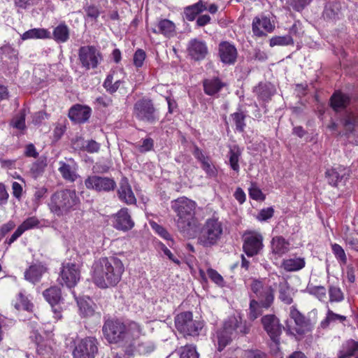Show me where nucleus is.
I'll use <instances>...</instances> for the list:
<instances>
[{
    "mask_svg": "<svg viewBox=\"0 0 358 358\" xmlns=\"http://www.w3.org/2000/svg\"><path fill=\"white\" fill-rule=\"evenodd\" d=\"M97 340L94 337H86L76 345L73 355L74 358H94L98 352Z\"/></svg>",
    "mask_w": 358,
    "mask_h": 358,
    "instance_id": "obj_12",
    "label": "nucleus"
},
{
    "mask_svg": "<svg viewBox=\"0 0 358 358\" xmlns=\"http://www.w3.org/2000/svg\"><path fill=\"white\" fill-rule=\"evenodd\" d=\"M340 11V4L337 2L328 3L325 6L323 11V16L324 18L329 20L335 19Z\"/></svg>",
    "mask_w": 358,
    "mask_h": 358,
    "instance_id": "obj_39",
    "label": "nucleus"
},
{
    "mask_svg": "<svg viewBox=\"0 0 358 358\" xmlns=\"http://www.w3.org/2000/svg\"><path fill=\"white\" fill-rule=\"evenodd\" d=\"M91 109L86 106L77 104L73 106L69 112V118L77 123H83L90 117Z\"/></svg>",
    "mask_w": 358,
    "mask_h": 358,
    "instance_id": "obj_23",
    "label": "nucleus"
},
{
    "mask_svg": "<svg viewBox=\"0 0 358 358\" xmlns=\"http://www.w3.org/2000/svg\"><path fill=\"white\" fill-rule=\"evenodd\" d=\"M50 38V33L43 28H34L25 31L21 38L24 41L28 39H44Z\"/></svg>",
    "mask_w": 358,
    "mask_h": 358,
    "instance_id": "obj_33",
    "label": "nucleus"
},
{
    "mask_svg": "<svg viewBox=\"0 0 358 358\" xmlns=\"http://www.w3.org/2000/svg\"><path fill=\"white\" fill-rule=\"evenodd\" d=\"M87 189L97 192H109L116 187V182L113 178L99 176H89L85 181Z\"/></svg>",
    "mask_w": 358,
    "mask_h": 358,
    "instance_id": "obj_16",
    "label": "nucleus"
},
{
    "mask_svg": "<svg viewBox=\"0 0 358 358\" xmlns=\"http://www.w3.org/2000/svg\"><path fill=\"white\" fill-rule=\"evenodd\" d=\"M273 213L274 210L271 207L264 208L260 210L257 217L260 221H266L273 217Z\"/></svg>",
    "mask_w": 358,
    "mask_h": 358,
    "instance_id": "obj_58",
    "label": "nucleus"
},
{
    "mask_svg": "<svg viewBox=\"0 0 358 358\" xmlns=\"http://www.w3.org/2000/svg\"><path fill=\"white\" fill-rule=\"evenodd\" d=\"M96 101L103 107H108L112 105L113 100L110 97L107 96H101L96 98Z\"/></svg>",
    "mask_w": 358,
    "mask_h": 358,
    "instance_id": "obj_62",
    "label": "nucleus"
},
{
    "mask_svg": "<svg viewBox=\"0 0 358 358\" xmlns=\"http://www.w3.org/2000/svg\"><path fill=\"white\" fill-rule=\"evenodd\" d=\"M275 29V24L270 18L264 14H260L253 18L252 23V33L255 36H266Z\"/></svg>",
    "mask_w": 358,
    "mask_h": 358,
    "instance_id": "obj_17",
    "label": "nucleus"
},
{
    "mask_svg": "<svg viewBox=\"0 0 358 358\" xmlns=\"http://www.w3.org/2000/svg\"><path fill=\"white\" fill-rule=\"evenodd\" d=\"M262 236L255 231L245 233L243 236V248L248 257H253L259 253L263 247Z\"/></svg>",
    "mask_w": 358,
    "mask_h": 358,
    "instance_id": "obj_15",
    "label": "nucleus"
},
{
    "mask_svg": "<svg viewBox=\"0 0 358 358\" xmlns=\"http://www.w3.org/2000/svg\"><path fill=\"white\" fill-rule=\"evenodd\" d=\"M154 141L150 138H147L143 140L142 144L136 146L140 152H145L151 150L153 148Z\"/></svg>",
    "mask_w": 358,
    "mask_h": 358,
    "instance_id": "obj_53",
    "label": "nucleus"
},
{
    "mask_svg": "<svg viewBox=\"0 0 358 358\" xmlns=\"http://www.w3.org/2000/svg\"><path fill=\"white\" fill-rule=\"evenodd\" d=\"M80 199L75 190L62 189L55 192L48 203L50 211L57 216H63L75 210Z\"/></svg>",
    "mask_w": 358,
    "mask_h": 358,
    "instance_id": "obj_5",
    "label": "nucleus"
},
{
    "mask_svg": "<svg viewBox=\"0 0 358 358\" xmlns=\"http://www.w3.org/2000/svg\"><path fill=\"white\" fill-rule=\"evenodd\" d=\"M207 274L208 278L217 285L222 287L224 284L222 276L217 273V271L213 268H208L207 270Z\"/></svg>",
    "mask_w": 358,
    "mask_h": 358,
    "instance_id": "obj_49",
    "label": "nucleus"
},
{
    "mask_svg": "<svg viewBox=\"0 0 358 358\" xmlns=\"http://www.w3.org/2000/svg\"><path fill=\"white\" fill-rule=\"evenodd\" d=\"M358 351V342L350 340L347 341L340 351L338 358H350Z\"/></svg>",
    "mask_w": 358,
    "mask_h": 358,
    "instance_id": "obj_35",
    "label": "nucleus"
},
{
    "mask_svg": "<svg viewBox=\"0 0 358 358\" xmlns=\"http://www.w3.org/2000/svg\"><path fill=\"white\" fill-rule=\"evenodd\" d=\"M124 267L117 257H104L95 262L92 266L94 283L101 289L115 287L121 280Z\"/></svg>",
    "mask_w": 358,
    "mask_h": 358,
    "instance_id": "obj_1",
    "label": "nucleus"
},
{
    "mask_svg": "<svg viewBox=\"0 0 358 358\" xmlns=\"http://www.w3.org/2000/svg\"><path fill=\"white\" fill-rule=\"evenodd\" d=\"M224 84L219 78L206 79L203 81L204 92L208 95H214L217 93Z\"/></svg>",
    "mask_w": 358,
    "mask_h": 358,
    "instance_id": "obj_30",
    "label": "nucleus"
},
{
    "mask_svg": "<svg viewBox=\"0 0 358 358\" xmlns=\"http://www.w3.org/2000/svg\"><path fill=\"white\" fill-rule=\"evenodd\" d=\"M279 299L286 304H291L293 301L289 287L286 282L280 284Z\"/></svg>",
    "mask_w": 358,
    "mask_h": 358,
    "instance_id": "obj_40",
    "label": "nucleus"
},
{
    "mask_svg": "<svg viewBox=\"0 0 358 358\" xmlns=\"http://www.w3.org/2000/svg\"><path fill=\"white\" fill-rule=\"evenodd\" d=\"M105 338L110 343H129L142 334L141 325L134 321L122 322L118 320H108L102 327Z\"/></svg>",
    "mask_w": 358,
    "mask_h": 358,
    "instance_id": "obj_2",
    "label": "nucleus"
},
{
    "mask_svg": "<svg viewBox=\"0 0 358 358\" xmlns=\"http://www.w3.org/2000/svg\"><path fill=\"white\" fill-rule=\"evenodd\" d=\"M332 250L336 257L340 259L343 263L345 264L347 261L344 250L338 244L332 245Z\"/></svg>",
    "mask_w": 358,
    "mask_h": 358,
    "instance_id": "obj_57",
    "label": "nucleus"
},
{
    "mask_svg": "<svg viewBox=\"0 0 358 358\" xmlns=\"http://www.w3.org/2000/svg\"><path fill=\"white\" fill-rule=\"evenodd\" d=\"M294 41L290 35L273 36L270 39L269 43L271 47H274L275 45L285 46L292 45Z\"/></svg>",
    "mask_w": 358,
    "mask_h": 358,
    "instance_id": "obj_41",
    "label": "nucleus"
},
{
    "mask_svg": "<svg viewBox=\"0 0 358 358\" xmlns=\"http://www.w3.org/2000/svg\"><path fill=\"white\" fill-rule=\"evenodd\" d=\"M329 300L331 302H339L341 301L344 298L343 293L342 292L341 289L336 286H331L329 287Z\"/></svg>",
    "mask_w": 358,
    "mask_h": 358,
    "instance_id": "obj_45",
    "label": "nucleus"
},
{
    "mask_svg": "<svg viewBox=\"0 0 358 358\" xmlns=\"http://www.w3.org/2000/svg\"><path fill=\"white\" fill-rule=\"evenodd\" d=\"M310 2V0H289V3L296 11L302 10Z\"/></svg>",
    "mask_w": 358,
    "mask_h": 358,
    "instance_id": "obj_55",
    "label": "nucleus"
},
{
    "mask_svg": "<svg viewBox=\"0 0 358 358\" xmlns=\"http://www.w3.org/2000/svg\"><path fill=\"white\" fill-rule=\"evenodd\" d=\"M251 290L259 300L252 299L250 303L248 317L251 320L257 319L262 313V308H268L274 300V290L268 285L254 280L250 285Z\"/></svg>",
    "mask_w": 358,
    "mask_h": 358,
    "instance_id": "obj_4",
    "label": "nucleus"
},
{
    "mask_svg": "<svg viewBox=\"0 0 358 358\" xmlns=\"http://www.w3.org/2000/svg\"><path fill=\"white\" fill-rule=\"evenodd\" d=\"M187 52L195 61L203 59L208 54V48L204 41L194 38L189 41L187 45Z\"/></svg>",
    "mask_w": 358,
    "mask_h": 358,
    "instance_id": "obj_18",
    "label": "nucleus"
},
{
    "mask_svg": "<svg viewBox=\"0 0 358 358\" xmlns=\"http://www.w3.org/2000/svg\"><path fill=\"white\" fill-rule=\"evenodd\" d=\"M58 171L65 180L73 182L78 178L79 176L77 173L78 166L73 159H69L67 162L60 161Z\"/></svg>",
    "mask_w": 358,
    "mask_h": 358,
    "instance_id": "obj_19",
    "label": "nucleus"
},
{
    "mask_svg": "<svg viewBox=\"0 0 358 358\" xmlns=\"http://www.w3.org/2000/svg\"><path fill=\"white\" fill-rule=\"evenodd\" d=\"M241 155V151L238 146H234L230 148L229 152V164L231 168L236 172H238L240 169L238 161Z\"/></svg>",
    "mask_w": 358,
    "mask_h": 358,
    "instance_id": "obj_38",
    "label": "nucleus"
},
{
    "mask_svg": "<svg viewBox=\"0 0 358 358\" xmlns=\"http://www.w3.org/2000/svg\"><path fill=\"white\" fill-rule=\"evenodd\" d=\"M250 327L243 323L241 317H230L224 324L223 328L217 333L218 350H222L238 334L245 335Z\"/></svg>",
    "mask_w": 358,
    "mask_h": 358,
    "instance_id": "obj_6",
    "label": "nucleus"
},
{
    "mask_svg": "<svg viewBox=\"0 0 358 358\" xmlns=\"http://www.w3.org/2000/svg\"><path fill=\"white\" fill-rule=\"evenodd\" d=\"M347 244L353 250L358 252V238L352 236H348L346 237Z\"/></svg>",
    "mask_w": 358,
    "mask_h": 358,
    "instance_id": "obj_63",
    "label": "nucleus"
},
{
    "mask_svg": "<svg viewBox=\"0 0 358 358\" xmlns=\"http://www.w3.org/2000/svg\"><path fill=\"white\" fill-rule=\"evenodd\" d=\"M150 226L152 229L157 234H159L162 238L168 240V241H172L171 235L169 233L166 231V229H164L162 226L158 224L157 223L155 222H150Z\"/></svg>",
    "mask_w": 358,
    "mask_h": 358,
    "instance_id": "obj_47",
    "label": "nucleus"
},
{
    "mask_svg": "<svg viewBox=\"0 0 358 358\" xmlns=\"http://www.w3.org/2000/svg\"><path fill=\"white\" fill-rule=\"evenodd\" d=\"M117 196L122 202L127 205L136 203V199L127 178L121 179L117 189Z\"/></svg>",
    "mask_w": 358,
    "mask_h": 358,
    "instance_id": "obj_21",
    "label": "nucleus"
},
{
    "mask_svg": "<svg viewBox=\"0 0 358 358\" xmlns=\"http://www.w3.org/2000/svg\"><path fill=\"white\" fill-rule=\"evenodd\" d=\"M346 173L347 171L345 168L339 166L336 168H332L327 170L325 176L327 178L328 182L331 185L336 186L345 176Z\"/></svg>",
    "mask_w": 358,
    "mask_h": 358,
    "instance_id": "obj_26",
    "label": "nucleus"
},
{
    "mask_svg": "<svg viewBox=\"0 0 358 358\" xmlns=\"http://www.w3.org/2000/svg\"><path fill=\"white\" fill-rule=\"evenodd\" d=\"M39 224V220L36 217H30L26 219L20 226V229L24 232L37 227Z\"/></svg>",
    "mask_w": 358,
    "mask_h": 358,
    "instance_id": "obj_46",
    "label": "nucleus"
},
{
    "mask_svg": "<svg viewBox=\"0 0 358 358\" xmlns=\"http://www.w3.org/2000/svg\"><path fill=\"white\" fill-rule=\"evenodd\" d=\"M87 16L96 20L99 15V11L96 6H89L85 8Z\"/></svg>",
    "mask_w": 358,
    "mask_h": 358,
    "instance_id": "obj_61",
    "label": "nucleus"
},
{
    "mask_svg": "<svg viewBox=\"0 0 358 358\" xmlns=\"http://www.w3.org/2000/svg\"><path fill=\"white\" fill-rule=\"evenodd\" d=\"M306 265L304 258L294 257L284 259L282 262V267L287 271H297L302 269Z\"/></svg>",
    "mask_w": 358,
    "mask_h": 358,
    "instance_id": "obj_29",
    "label": "nucleus"
},
{
    "mask_svg": "<svg viewBox=\"0 0 358 358\" xmlns=\"http://www.w3.org/2000/svg\"><path fill=\"white\" fill-rule=\"evenodd\" d=\"M249 194L253 199L263 200L264 199V196L262 191L255 185H252L249 189Z\"/></svg>",
    "mask_w": 358,
    "mask_h": 358,
    "instance_id": "obj_59",
    "label": "nucleus"
},
{
    "mask_svg": "<svg viewBox=\"0 0 358 358\" xmlns=\"http://www.w3.org/2000/svg\"><path fill=\"white\" fill-rule=\"evenodd\" d=\"M175 325L177 330L184 337L198 336L203 327L202 322L193 320L192 314L190 312L178 314L175 318Z\"/></svg>",
    "mask_w": 358,
    "mask_h": 358,
    "instance_id": "obj_8",
    "label": "nucleus"
},
{
    "mask_svg": "<svg viewBox=\"0 0 358 358\" xmlns=\"http://www.w3.org/2000/svg\"><path fill=\"white\" fill-rule=\"evenodd\" d=\"M80 310L85 317L92 315L94 313V310L91 306L88 305L87 301L84 300L77 301Z\"/></svg>",
    "mask_w": 358,
    "mask_h": 358,
    "instance_id": "obj_54",
    "label": "nucleus"
},
{
    "mask_svg": "<svg viewBox=\"0 0 358 358\" xmlns=\"http://www.w3.org/2000/svg\"><path fill=\"white\" fill-rule=\"evenodd\" d=\"M232 120L236 125V129L243 131L245 127V115L243 112H236L231 115Z\"/></svg>",
    "mask_w": 358,
    "mask_h": 358,
    "instance_id": "obj_44",
    "label": "nucleus"
},
{
    "mask_svg": "<svg viewBox=\"0 0 358 358\" xmlns=\"http://www.w3.org/2000/svg\"><path fill=\"white\" fill-rule=\"evenodd\" d=\"M113 78L112 75H108L104 83H103V87L110 94H113L120 87L121 81L120 80H116L114 83H113Z\"/></svg>",
    "mask_w": 358,
    "mask_h": 358,
    "instance_id": "obj_43",
    "label": "nucleus"
},
{
    "mask_svg": "<svg viewBox=\"0 0 358 358\" xmlns=\"http://www.w3.org/2000/svg\"><path fill=\"white\" fill-rule=\"evenodd\" d=\"M171 207L177 215L176 224L180 231L187 232L196 225V202L182 196L172 201Z\"/></svg>",
    "mask_w": 358,
    "mask_h": 358,
    "instance_id": "obj_3",
    "label": "nucleus"
},
{
    "mask_svg": "<svg viewBox=\"0 0 358 358\" xmlns=\"http://www.w3.org/2000/svg\"><path fill=\"white\" fill-rule=\"evenodd\" d=\"M46 166L44 161H37L32 164L30 171L34 177L36 178L43 172V170Z\"/></svg>",
    "mask_w": 358,
    "mask_h": 358,
    "instance_id": "obj_51",
    "label": "nucleus"
},
{
    "mask_svg": "<svg viewBox=\"0 0 358 358\" xmlns=\"http://www.w3.org/2000/svg\"><path fill=\"white\" fill-rule=\"evenodd\" d=\"M350 101L348 95L341 92H335L331 98V106L336 111L345 108Z\"/></svg>",
    "mask_w": 358,
    "mask_h": 358,
    "instance_id": "obj_31",
    "label": "nucleus"
},
{
    "mask_svg": "<svg viewBox=\"0 0 358 358\" xmlns=\"http://www.w3.org/2000/svg\"><path fill=\"white\" fill-rule=\"evenodd\" d=\"M159 248L161 250L163 251L164 254L172 262H173L174 263H176V264L179 265L180 262L179 261V259H178L177 258H176L172 254V252L170 251V250H169L167 248V247L164 245L163 243H160L159 245Z\"/></svg>",
    "mask_w": 358,
    "mask_h": 358,
    "instance_id": "obj_60",
    "label": "nucleus"
},
{
    "mask_svg": "<svg viewBox=\"0 0 358 358\" xmlns=\"http://www.w3.org/2000/svg\"><path fill=\"white\" fill-rule=\"evenodd\" d=\"M134 115L140 121L155 124L159 120V116L153 103L150 99H142L134 106Z\"/></svg>",
    "mask_w": 358,
    "mask_h": 358,
    "instance_id": "obj_9",
    "label": "nucleus"
},
{
    "mask_svg": "<svg viewBox=\"0 0 358 358\" xmlns=\"http://www.w3.org/2000/svg\"><path fill=\"white\" fill-rule=\"evenodd\" d=\"M180 358H199V354L194 347L186 345L180 352Z\"/></svg>",
    "mask_w": 358,
    "mask_h": 358,
    "instance_id": "obj_50",
    "label": "nucleus"
},
{
    "mask_svg": "<svg viewBox=\"0 0 358 358\" xmlns=\"http://www.w3.org/2000/svg\"><path fill=\"white\" fill-rule=\"evenodd\" d=\"M261 321L264 330L272 341L271 347L274 350H278L280 343V336L282 333V327L278 318L274 315H266L262 317Z\"/></svg>",
    "mask_w": 358,
    "mask_h": 358,
    "instance_id": "obj_10",
    "label": "nucleus"
},
{
    "mask_svg": "<svg viewBox=\"0 0 358 358\" xmlns=\"http://www.w3.org/2000/svg\"><path fill=\"white\" fill-rule=\"evenodd\" d=\"M223 231V224L218 218H208L200 229L198 242L206 248L215 245L220 240Z\"/></svg>",
    "mask_w": 358,
    "mask_h": 358,
    "instance_id": "obj_7",
    "label": "nucleus"
},
{
    "mask_svg": "<svg viewBox=\"0 0 358 358\" xmlns=\"http://www.w3.org/2000/svg\"><path fill=\"white\" fill-rule=\"evenodd\" d=\"M73 145L75 149L83 150L90 153L97 152L100 149V145L95 141H85L80 137L73 141Z\"/></svg>",
    "mask_w": 358,
    "mask_h": 358,
    "instance_id": "obj_27",
    "label": "nucleus"
},
{
    "mask_svg": "<svg viewBox=\"0 0 358 358\" xmlns=\"http://www.w3.org/2000/svg\"><path fill=\"white\" fill-rule=\"evenodd\" d=\"M54 39L59 43H64L69 38V30L66 25L61 24L55 28Z\"/></svg>",
    "mask_w": 358,
    "mask_h": 358,
    "instance_id": "obj_37",
    "label": "nucleus"
},
{
    "mask_svg": "<svg viewBox=\"0 0 358 358\" xmlns=\"http://www.w3.org/2000/svg\"><path fill=\"white\" fill-rule=\"evenodd\" d=\"M245 356L247 358H265L264 353L259 350H248L245 352Z\"/></svg>",
    "mask_w": 358,
    "mask_h": 358,
    "instance_id": "obj_64",
    "label": "nucleus"
},
{
    "mask_svg": "<svg viewBox=\"0 0 358 358\" xmlns=\"http://www.w3.org/2000/svg\"><path fill=\"white\" fill-rule=\"evenodd\" d=\"M205 10H206V5L202 1H199L194 5L187 7L185 9L184 14L187 20L192 21L199 13Z\"/></svg>",
    "mask_w": 358,
    "mask_h": 358,
    "instance_id": "obj_34",
    "label": "nucleus"
},
{
    "mask_svg": "<svg viewBox=\"0 0 358 358\" xmlns=\"http://www.w3.org/2000/svg\"><path fill=\"white\" fill-rule=\"evenodd\" d=\"M136 340L129 342V344L125 348V354L128 356H134L136 355H145L152 352L155 347L149 341L136 342Z\"/></svg>",
    "mask_w": 358,
    "mask_h": 358,
    "instance_id": "obj_20",
    "label": "nucleus"
},
{
    "mask_svg": "<svg viewBox=\"0 0 358 358\" xmlns=\"http://www.w3.org/2000/svg\"><path fill=\"white\" fill-rule=\"evenodd\" d=\"M289 243L282 236H275L271 241V248L275 254L282 255L289 250Z\"/></svg>",
    "mask_w": 358,
    "mask_h": 358,
    "instance_id": "obj_32",
    "label": "nucleus"
},
{
    "mask_svg": "<svg viewBox=\"0 0 358 358\" xmlns=\"http://www.w3.org/2000/svg\"><path fill=\"white\" fill-rule=\"evenodd\" d=\"M346 317L343 315L334 313L332 310H328L326 320L322 322V327H326L330 322L339 320L341 321L345 320Z\"/></svg>",
    "mask_w": 358,
    "mask_h": 358,
    "instance_id": "obj_52",
    "label": "nucleus"
},
{
    "mask_svg": "<svg viewBox=\"0 0 358 358\" xmlns=\"http://www.w3.org/2000/svg\"><path fill=\"white\" fill-rule=\"evenodd\" d=\"M43 296L51 306L57 304L61 299V291L57 287H52L43 292Z\"/></svg>",
    "mask_w": 358,
    "mask_h": 358,
    "instance_id": "obj_36",
    "label": "nucleus"
},
{
    "mask_svg": "<svg viewBox=\"0 0 358 358\" xmlns=\"http://www.w3.org/2000/svg\"><path fill=\"white\" fill-rule=\"evenodd\" d=\"M115 218L114 226L117 229L127 231L131 229L134 225L128 213V209L126 208L120 209L115 215Z\"/></svg>",
    "mask_w": 358,
    "mask_h": 358,
    "instance_id": "obj_24",
    "label": "nucleus"
},
{
    "mask_svg": "<svg viewBox=\"0 0 358 358\" xmlns=\"http://www.w3.org/2000/svg\"><path fill=\"white\" fill-rule=\"evenodd\" d=\"M47 270L46 266L41 263L34 264L24 271V278L34 284L41 280Z\"/></svg>",
    "mask_w": 358,
    "mask_h": 358,
    "instance_id": "obj_25",
    "label": "nucleus"
},
{
    "mask_svg": "<svg viewBox=\"0 0 358 358\" xmlns=\"http://www.w3.org/2000/svg\"><path fill=\"white\" fill-rule=\"evenodd\" d=\"M78 59L86 70L94 69L103 59L101 53L94 46L87 45L80 48Z\"/></svg>",
    "mask_w": 358,
    "mask_h": 358,
    "instance_id": "obj_11",
    "label": "nucleus"
},
{
    "mask_svg": "<svg viewBox=\"0 0 358 358\" xmlns=\"http://www.w3.org/2000/svg\"><path fill=\"white\" fill-rule=\"evenodd\" d=\"M307 292L320 301H324L327 299L326 289L323 286H308Z\"/></svg>",
    "mask_w": 358,
    "mask_h": 358,
    "instance_id": "obj_42",
    "label": "nucleus"
},
{
    "mask_svg": "<svg viewBox=\"0 0 358 358\" xmlns=\"http://www.w3.org/2000/svg\"><path fill=\"white\" fill-rule=\"evenodd\" d=\"M80 274L78 266L73 263L63 265L60 271L59 281L62 285L69 288L73 287L80 280Z\"/></svg>",
    "mask_w": 358,
    "mask_h": 358,
    "instance_id": "obj_14",
    "label": "nucleus"
},
{
    "mask_svg": "<svg viewBox=\"0 0 358 358\" xmlns=\"http://www.w3.org/2000/svg\"><path fill=\"white\" fill-rule=\"evenodd\" d=\"M219 54L221 61L228 64H234L238 55L235 46L226 41L219 45Z\"/></svg>",
    "mask_w": 358,
    "mask_h": 358,
    "instance_id": "obj_22",
    "label": "nucleus"
},
{
    "mask_svg": "<svg viewBox=\"0 0 358 358\" xmlns=\"http://www.w3.org/2000/svg\"><path fill=\"white\" fill-rule=\"evenodd\" d=\"M11 124L19 130H24L26 128L24 113L22 111L18 115L15 116L13 119Z\"/></svg>",
    "mask_w": 358,
    "mask_h": 358,
    "instance_id": "obj_48",
    "label": "nucleus"
},
{
    "mask_svg": "<svg viewBox=\"0 0 358 358\" xmlns=\"http://www.w3.org/2000/svg\"><path fill=\"white\" fill-rule=\"evenodd\" d=\"M289 317L294 320L295 326L290 324L289 321L287 320L285 328L291 334L302 335L310 330L308 320L294 306L290 308Z\"/></svg>",
    "mask_w": 358,
    "mask_h": 358,
    "instance_id": "obj_13",
    "label": "nucleus"
},
{
    "mask_svg": "<svg viewBox=\"0 0 358 358\" xmlns=\"http://www.w3.org/2000/svg\"><path fill=\"white\" fill-rule=\"evenodd\" d=\"M152 31L155 34H162L166 37L170 38L175 34L176 26L171 20L164 19L159 21L157 24V29L152 28Z\"/></svg>",
    "mask_w": 358,
    "mask_h": 358,
    "instance_id": "obj_28",
    "label": "nucleus"
},
{
    "mask_svg": "<svg viewBox=\"0 0 358 358\" xmlns=\"http://www.w3.org/2000/svg\"><path fill=\"white\" fill-rule=\"evenodd\" d=\"M145 59V52L141 49L136 51L134 55V64L136 67H141Z\"/></svg>",
    "mask_w": 358,
    "mask_h": 358,
    "instance_id": "obj_56",
    "label": "nucleus"
}]
</instances>
